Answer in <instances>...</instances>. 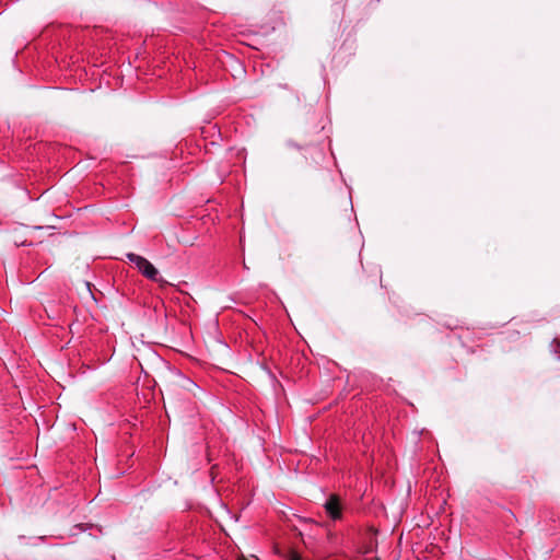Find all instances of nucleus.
Instances as JSON below:
<instances>
[{
    "label": "nucleus",
    "instance_id": "f257e3e1",
    "mask_svg": "<svg viewBox=\"0 0 560 560\" xmlns=\"http://www.w3.org/2000/svg\"><path fill=\"white\" fill-rule=\"evenodd\" d=\"M126 257L147 279L158 282L160 285L167 284V281L161 277L159 270L147 258L135 253H128Z\"/></svg>",
    "mask_w": 560,
    "mask_h": 560
},
{
    "label": "nucleus",
    "instance_id": "20e7f679",
    "mask_svg": "<svg viewBox=\"0 0 560 560\" xmlns=\"http://www.w3.org/2000/svg\"><path fill=\"white\" fill-rule=\"evenodd\" d=\"M551 347L553 348V351L555 352H558L559 351V348H560V342L557 341L556 339L551 342Z\"/></svg>",
    "mask_w": 560,
    "mask_h": 560
},
{
    "label": "nucleus",
    "instance_id": "7ed1b4c3",
    "mask_svg": "<svg viewBox=\"0 0 560 560\" xmlns=\"http://www.w3.org/2000/svg\"><path fill=\"white\" fill-rule=\"evenodd\" d=\"M285 144H287V147L292 148V149H298V150L301 149V147L298 143H295L294 141H292V140H288L285 142Z\"/></svg>",
    "mask_w": 560,
    "mask_h": 560
},
{
    "label": "nucleus",
    "instance_id": "423d86ee",
    "mask_svg": "<svg viewBox=\"0 0 560 560\" xmlns=\"http://www.w3.org/2000/svg\"><path fill=\"white\" fill-rule=\"evenodd\" d=\"M84 285H85V288H86V290H88L89 294L92 296V299H94V300H95V298H94V295H93V292H92V290H91V283H90V282H88V281H85V282H84Z\"/></svg>",
    "mask_w": 560,
    "mask_h": 560
},
{
    "label": "nucleus",
    "instance_id": "39448f33",
    "mask_svg": "<svg viewBox=\"0 0 560 560\" xmlns=\"http://www.w3.org/2000/svg\"><path fill=\"white\" fill-rule=\"evenodd\" d=\"M289 560H302V558L296 552H291L289 556Z\"/></svg>",
    "mask_w": 560,
    "mask_h": 560
},
{
    "label": "nucleus",
    "instance_id": "f03ea898",
    "mask_svg": "<svg viewBox=\"0 0 560 560\" xmlns=\"http://www.w3.org/2000/svg\"><path fill=\"white\" fill-rule=\"evenodd\" d=\"M323 506L332 521H340L342 518L343 504L339 495L329 494Z\"/></svg>",
    "mask_w": 560,
    "mask_h": 560
}]
</instances>
